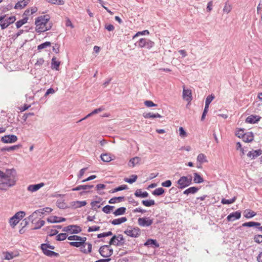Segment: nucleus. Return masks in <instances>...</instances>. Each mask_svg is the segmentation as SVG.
I'll use <instances>...</instances> for the list:
<instances>
[{"label":"nucleus","instance_id":"62","mask_svg":"<svg viewBox=\"0 0 262 262\" xmlns=\"http://www.w3.org/2000/svg\"><path fill=\"white\" fill-rule=\"evenodd\" d=\"M180 136L182 137H185L187 136V134L184 128L183 127H180L179 129Z\"/></svg>","mask_w":262,"mask_h":262},{"label":"nucleus","instance_id":"1","mask_svg":"<svg viewBox=\"0 0 262 262\" xmlns=\"http://www.w3.org/2000/svg\"><path fill=\"white\" fill-rule=\"evenodd\" d=\"M48 248L53 250L55 249V247L54 246L51 245L48 243L42 244L40 245V249L42 250V253L45 255L48 256L49 257H58L59 256V253H56L53 251L48 250Z\"/></svg>","mask_w":262,"mask_h":262},{"label":"nucleus","instance_id":"31","mask_svg":"<svg viewBox=\"0 0 262 262\" xmlns=\"http://www.w3.org/2000/svg\"><path fill=\"white\" fill-rule=\"evenodd\" d=\"M126 209L124 207H121L117 208L115 211L113 212V214L115 216H119L124 214L126 212Z\"/></svg>","mask_w":262,"mask_h":262},{"label":"nucleus","instance_id":"7","mask_svg":"<svg viewBox=\"0 0 262 262\" xmlns=\"http://www.w3.org/2000/svg\"><path fill=\"white\" fill-rule=\"evenodd\" d=\"M6 181H0V190L6 191L9 187L14 186L16 181L13 179H5Z\"/></svg>","mask_w":262,"mask_h":262},{"label":"nucleus","instance_id":"48","mask_svg":"<svg viewBox=\"0 0 262 262\" xmlns=\"http://www.w3.org/2000/svg\"><path fill=\"white\" fill-rule=\"evenodd\" d=\"M137 175H132L131 176V178H125L124 179V181L126 182H127L129 184H132L134 182H135L137 179Z\"/></svg>","mask_w":262,"mask_h":262},{"label":"nucleus","instance_id":"20","mask_svg":"<svg viewBox=\"0 0 262 262\" xmlns=\"http://www.w3.org/2000/svg\"><path fill=\"white\" fill-rule=\"evenodd\" d=\"M70 204H71V206L72 208L75 209L77 208H79V207H81L82 206H85L86 205V202L85 201H73V202H71Z\"/></svg>","mask_w":262,"mask_h":262},{"label":"nucleus","instance_id":"64","mask_svg":"<svg viewBox=\"0 0 262 262\" xmlns=\"http://www.w3.org/2000/svg\"><path fill=\"white\" fill-rule=\"evenodd\" d=\"M0 26H1V29L2 30H4V29L7 28L9 26V25L5 21V20L4 19V20H2L1 22Z\"/></svg>","mask_w":262,"mask_h":262},{"label":"nucleus","instance_id":"8","mask_svg":"<svg viewBox=\"0 0 262 262\" xmlns=\"http://www.w3.org/2000/svg\"><path fill=\"white\" fill-rule=\"evenodd\" d=\"M62 231L68 232L71 234H77L81 231V228L77 225H71L64 227Z\"/></svg>","mask_w":262,"mask_h":262},{"label":"nucleus","instance_id":"58","mask_svg":"<svg viewBox=\"0 0 262 262\" xmlns=\"http://www.w3.org/2000/svg\"><path fill=\"white\" fill-rule=\"evenodd\" d=\"M256 215V213L253 211H249L246 214L244 215L245 217L247 219L252 218Z\"/></svg>","mask_w":262,"mask_h":262},{"label":"nucleus","instance_id":"53","mask_svg":"<svg viewBox=\"0 0 262 262\" xmlns=\"http://www.w3.org/2000/svg\"><path fill=\"white\" fill-rule=\"evenodd\" d=\"M82 242H80L79 241H77L76 242H69V244L71 246L76 247H80V250H81V247H82Z\"/></svg>","mask_w":262,"mask_h":262},{"label":"nucleus","instance_id":"63","mask_svg":"<svg viewBox=\"0 0 262 262\" xmlns=\"http://www.w3.org/2000/svg\"><path fill=\"white\" fill-rule=\"evenodd\" d=\"M245 135V133H244V129H239L238 131H237V133L236 134V135L238 137V138H242V139H243V137Z\"/></svg>","mask_w":262,"mask_h":262},{"label":"nucleus","instance_id":"27","mask_svg":"<svg viewBox=\"0 0 262 262\" xmlns=\"http://www.w3.org/2000/svg\"><path fill=\"white\" fill-rule=\"evenodd\" d=\"M136 197L145 198L148 196V193L146 191L142 192L141 189H137L135 192Z\"/></svg>","mask_w":262,"mask_h":262},{"label":"nucleus","instance_id":"26","mask_svg":"<svg viewBox=\"0 0 262 262\" xmlns=\"http://www.w3.org/2000/svg\"><path fill=\"white\" fill-rule=\"evenodd\" d=\"M92 245L91 244L88 243L85 245L81 247V251L84 253L87 254L92 251Z\"/></svg>","mask_w":262,"mask_h":262},{"label":"nucleus","instance_id":"6","mask_svg":"<svg viewBox=\"0 0 262 262\" xmlns=\"http://www.w3.org/2000/svg\"><path fill=\"white\" fill-rule=\"evenodd\" d=\"M124 233L127 235L132 237H138L141 234L140 229L138 227H132L129 226L128 228L124 231Z\"/></svg>","mask_w":262,"mask_h":262},{"label":"nucleus","instance_id":"56","mask_svg":"<svg viewBox=\"0 0 262 262\" xmlns=\"http://www.w3.org/2000/svg\"><path fill=\"white\" fill-rule=\"evenodd\" d=\"M5 20L10 25L15 21L16 17L14 16H11L6 19L5 18Z\"/></svg>","mask_w":262,"mask_h":262},{"label":"nucleus","instance_id":"35","mask_svg":"<svg viewBox=\"0 0 262 262\" xmlns=\"http://www.w3.org/2000/svg\"><path fill=\"white\" fill-rule=\"evenodd\" d=\"M193 175V181L195 183L200 184L204 182L203 178L198 173L195 172Z\"/></svg>","mask_w":262,"mask_h":262},{"label":"nucleus","instance_id":"10","mask_svg":"<svg viewBox=\"0 0 262 262\" xmlns=\"http://www.w3.org/2000/svg\"><path fill=\"white\" fill-rule=\"evenodd\" d=\"M17 140V137L14 135H5L1 138V141L4 143H13Z\"/></svg>","mask_w":262,"mask_h":262},{"label":"nucleus","instance_id":"44","mask_svg":"<svg viewBox=\"0 0 262 262\" xmlns=\"http://www.w3.org/2000/svg\"><path fill=\"white\" fill-rule=\"evenodd\" d=\"M142 204L146 207H150L155 204V202L153 200H143Z\"/></svg>","mask_w":262,"mask_h":262},{"label":"nucleus","instance_id":"60","mask_svg":"<svg viewBox=\"0 0 262 262\" xmlns=\"http://www.w3.org/2000/svg\"><path fill=\"white\" fill-rule=\"evenodd\" d=\"M145 105L148 107L156 106H157V104L154 103L152 101L150 100H146L144 102Z\"/></svg>","mask_w":262,"mask_h":262},{"label":"nucleus","instance_id":"14","mask_svg":"<svg viewBox=\"0 0 262 262\" xmlns=\"http://www.w3.org/2000/svg\"><path fill=\"white\" fill-rule=\"evenodd\" d=\"M5 176L3 177L4 179H13L14 180L16 171L14 169L12 168L11 169H7L6 170V172L4 173Z\"/></svg>","mask_w":262,"mask_h":262},{"label":"nucleus","instance_id":"11","mask_svg":"<svg viewBox=\"0 0 262 262\" xmlns=\"http://www.w3.org/2000/svg\"><path fill=\"white\" fill-rule=\"evenodd\" d=\"M138 223L141 227H148L153 223V220L149 217H140L138 219Z\"/></svg>","mask_w":262,"mask_h":262},{"label":"nucleus","instance_id":"22","mask_svg":"<svg viewBox=\"0 0 262 262\" xmlns=\"http://www.w3.org/2000/svg\"><path fill=\"white\" fill-rule=\"evenodd\" d=\"M30 0H22L18 2L15 5V9H22L25 8L29 3Z\"/></svg>","mask_w":262,"mask_h":262},{"label":"nucleus","instance_id":"15","mask_svg":"<svg viewBox=\"0 0 262 262\" xmlns=\"http://www.w3.org/2000/svg\"><path fill=\"white\" fill-rule=\"evenodd\" d=\"M260 118L261 117L259 116L251 115L246 118V122L250 124H254L258 122Z\"/></svg>","mask_w":262,"mask_h":262},{"label":"nucleus","instance_id":"43","mask_svg":"<svg viewBox=\"0 0 262 262\" xmlns=\"http://www.w3.org/2000/svg\"><path fill=\"white\" fill-rule=\"evenodd\" d=\"M45 222L43 220H40L35 223V226L32 228V229H39L45 225Z\"/></svg>","mask_w":262,"mask_h":262},{"label":"nucleus","instance_id":"23","mask_svg":"<svg viewBox=\"0 0 262 262\" xmlns=\"http://www.w3.org/2000/svg\"><path fill=\"white\" fill-rule=\"evenodd\" d=\"M254 139L253 133L251 132L245 133L243 140L245 142H251Z\"/></svg>","mask_w":262,"mask_h":262},{"label":"nucleus","instance_id":"33","mask_svg":"<svg viewBox=\"0 0 262 262\" xmlns=\"http://www.w3.org/2000/svg\"><path fill=\"white\" fill-rule=\"evenodd\" d=\"M35 25H36V28H35V31L37 32V33H41L42 32H44L46 31V26L47 25H42L41 26L40 25V23H38L37 24H35Z\"/></svg>","mask_w":262,"mask_h":262},{"label":"nucleus","instance_id":"21","mask_svg":"<svg viewBox=\"0 0 262 262\" xmlns=\"http://www.w3.org/2000/svg\"><path fill=\"white\" fill-rule=\"evenodd\" d=\"M44 184L43 183L34 185H30L28 186L27 190L30 192H35L39 189Z\"/></svg>","mask_w":262,"mask_h":262},{"label":"nucleus","instance_id":"47","mask_svg":"<svg viewBox=\"0 0 262 262\" xmlns=\"http://www.w3.org/2000/svg\"><path fill=\"white\" fill-rule=\"evenodd\" d=\"M51 45V43L50 41H46L42 43H41L40 45H38L37 46V49L38 50H42L43 49H45L48 47H50Z\"/></svg>","mask_w":262,"mask_h":262},{"label":"nucleus","instance_id":"61","mask_svg":"<svg viewBox=\"0 0 262 262\" xmlns=\"http://www.w3.org/2000/svg\"><path fill=\"white\" fill-rule=\"evenodd\" d=\"M172 184L171 181L169 180H166L162 183L161 185L164 187H169Z\"/></svg>","mask_w":262,"mask_h":262},{"label":"nucleus","instance_id":"52","mask_svg":"<svg viewBox=\"0 0 262 262\" xmlns=\"http://www.w3.org/2000/svg\"><path fill=\"white\" fill-rule=\"evenodd\" d=\"M214 98V96L212 94L208 95L205 100V105L209 106L210 103Z\"/></svg>","mask_w":262,"mask_h":262},{"label":"nucleus","instance_id":"55","mask_svg":"<svg viewBox=\"0 0 262 262\" xmlns=\"http://www.w3.org/2000/svg\"><path fill=\"white\" fill-rule=\"evenodd\" d=\"M253 239L254 242L256 243H257L258 244L262 243V235H255L253 237Z\"/></svg>","mask_w":262,"mask_h":262},{"label":"nucleus","instance_id":"2","mask_svg":"<svg viewBox=\"0 0 262 262\" xmlns=\"http://www.w3.org/2000/svg\"><path fill=\"white\" fill-rule=\"evenodd\" d=\"M192 177L190 174L187 176H182L177 181L178 187L179 189H183L192 184Z\"/></svg>","mask_w":262,"mask_h":262},{"label":"nucleus","instance_id":"51","mask_svg":"<svg viewBox=\"0 0 262 262\" xmlns=\"http://www.w3.org/2000/svg\"><path fill=\"white\" fill-rule=\"evenodd\" d=\"M68 237V235L66 233H60L56 236V240L58 241H61L66 239Z\"/></svg>","mask_w":262,"mask_h":262},{"label":"nucleus","instance_id":"42","mask_svg":"<svg viewBox=\"0 0 262 262\" xmlns=\"http://www.w3.org/2000/svg\"><path fill=\"white\" fill-rule=\"evenodd\" d=\"M101 160L105 162H109L112 160V159L110 155L107 154H102L101 155Z\"/></svg>","mask_w":262,"mask_h":262},{"label":"nucleus","instance_id":"18","mask_svg":"<svg viewBox=\"0 0 262 262\" xmlns=\"http://www.w3.org/2000/svg\"><path fill=\"white\" fill-rule=\"evenodd\" d=\"M183 97L185 100L190 102L192 99L191 91L184 88L183 91Z\"/></svg>","mask_w":262,"mask_h":262},{"label":"nucleus","instance_id":"57","mask_svg":"<svg viewBox=\"0 0 262 262\" xmlns=\"http://www.w3.org/2000/svg\"><path fill=\"white\" fill-rule=\"evenodd\" d=\"M44 61H45L43 58L38 59L36 62L35 63V67L36 68H38V67H40L43 64Z\"/></svg>","mask_w":262,"mask_h":262},{"label":"nucleus","instance_id":"4","mask_svg":"<svg viewBox=\"0 0 262 262\" xmlns=\"http://www.w3.org/2000/svg\"><path fill=\"white\" fill-rule=\"evenodd\" d=\"M135 45L140 48H145L150 49L154 46L155 42L148 39L142 38L137 41Z\"/></svg>","mask_w":262,"mask_h":262},{"label":"nucleus","instance_id":"3","mask_svg":"<svg viewBox=\"0 0 262 262\" xmlns=\"http://www.w3.org/2000/svg\"><path fill=\"white\" fill-rule=\"evenodd\" d=\"M108 244L116 246H123L126 245L125 240L122 234L114 235Z\"/></svg>","mask_w":262,"mask_h":262},{"label":"nucleus","instance_id":"45","mask_svg":"<svg viewBox=\"0 0 262 262\" xmlns=\"http://www.w3.org/2000/svg\"><path fill=\"white\" fill-rule=\"evenodd\" d=\"M197 161L198 162L201 163H203L207 162V160L206 159V156L203 154H200L198 155L197 157Z\"/></svg>","mask_w":262,"mask_h":262},{"label":"nucleus","instance_id":"19","mask_svg":"<svg viewBox=\"0 0 262 262\" xmlns=\"http://www.w3.org/2000/svg\"><path fill=\"white\" fill-rule=\"evenodd\" d=\"M144 246L147 247H150L152 248H158L159 247V244L156 239H148L146 242L144 243Z\"/></svg>","mask_w":262,"mask_h":262},{"label":"nucleus","instance_id":"17","mask_svg":"<svg viewBox=\"0 0 262 262\" xmlns=\"http://www.w3.org/2000/svg\"><path fill=\"white\" fill-rule=\"evenodd\" d=\"M262 154V150L260 149L257 150H252L247 154V156L251 159H254Z\"/></svg>","mask_w":262,"mask_h":262},{"label":"nucleus","instance_id":"40","mask_svg":"<svg viewBox=\"0 0 262 262\" xmlns=\"http://www.w3.org/2000/svg\"><path fill=\"white\" fill-rule=\"evenodd\" d=\"M164 192L165 190L162 187H159L154 190L152 192V194L155 196H160L162 195Z\"/></svg>","mask_w":262,"mask_h":262},{"label":"nucleus","instance_id":"54","mask_svg":"<svg viewBox=\"0 0 262 262\" xmlns=\"http://www.w3.org/2000/svg\"><path fill=\"white\" fill-rule=\"evenodd\" d=\"M231 9L232 8L231 5L227 3H226L223 9V11L225 13H228L231 11Z\"/></svg>","mask_w":262,"mask_h":262},{"label":"nucleus","instance_id":"32","mask_svg":"<svg viewBox=\"0 0 262 262\" xmlns=\"http://www.w3.org/2000/svg\"><path fill=\"white\" fill-rule=\"evenodd\" d=\"M260 225V223L258 222H255L253 221L246 222L242 224V227H256L258 228V226Z\"/></svg>","mask_w":262,"mask_h":262},{"label":"nucleus","instance_id":"9","mask_svg":"<svg viewBox=\"0 0 262 262\" xmlns=\"http://www.w3.org/2000/svg\"><path fill=\"white\" fill-rule=\"evenodd\" d=\"M94 185H80L78 186L73 188L72 190V191H79L80 190H83L82 191L80 192V195H83L85 193L90 192L89 191H87V189H90L93 188Z\"/></svg>","mask_w":262,"mask_h":262},{"label":"nucleus","instance_id":"50","mask_svg":"<svg viewBox=\"0 0 262 262\" xmlns=\"http://www.w3.org/2000/svg\"><path fill=\"white\" fill-rule=\"evenodd\" d=\"M19 222L16 219H13V216L9 219V224L12 228H14Z\"/></svg>","mask_w":262,"mask_h":262},{"label":"nucleus","instance_id":"34","mask_svg":"<svg viewBox=\"0 0 262 262\" xmlns=\"http://www.w3.org/2000/svg\"><path fill=\"white\" fill-rule=\"evenodd\" d=\"M124 200V196H118V197H114L111 198L108 201V203L110 204H115L117 202H121Z\"/></svg>","mask_w":262,"mask_h":262},{"label":"nucleus","instance_id":"5","mask_svg":"<svg viewBox=\"0 0 262 262\" xmlns=\"http://www.w3.org/2000/svg\"><path fill=\"white\" fill-rule=\"evenodd\" d=\"M111 245H106L100 247L99 252L100 255L105 258L111 256L113 253V249L111 247Z\"/></svg>","mask_w":262,"mask_h":262},{"label":"nucleus","instance_id":"36","mask_svg":"<svg viewBox=\"0 0 262 262\" xmlns=\"http://www.w3.org/2000/svg\"><path fill=\"white\" fill-rule=\"evenodd\" d=\"M57 207L60 209H66L69 208L67 204L62 200H58L56 202Z\"/></svg>","mask_w":262,"mask_h":262},{"label":"nucleus","instance_id":"41","mask_svg":"<svg viewBox=\"0 0 262 262\" xmlns=\"http://www.w3.org/2000/svg\"><path fill=\"white\" fill-rule=\"evenodd\" d=\"M127 188H128V187L126 185H121L111 190L110 192L111 193H115L117 191H122L123 190L127 189Z\"/></svg>","mask_w":262,"mask_h":262},{"label":"nucleus","instance_id":"13","mask_svg":"<svg viewBox=\"0 0 262 262\" xmlns=\"http://www.w3.org/2000/svg\"><path fill=\"white\" fill-rule=\"evenodd\" d=\"M241 216V212L239 211H237L229 214L227 217V220L228 222H233L239 219Z\"/></svg>","mask_w":262,"mask_h":262},{"label":"nucleus","instance_id":"39","mask_svg":"<svg viewBox=\"0 0 262 262\" xmlns=\"http://www.w3.org/2000/svg\"><path fill=\"white\" fill-rule=\"evenodd\" d=\"M30 221H32V222H33V215H30L29 217L24 219L20 223V225L22 226L23 228L27 226Z\"/></svg>","mask_w":262,"mask_h":262},{"label":"nucleus","instance_id":"38","mask_svg":"<svg viewBox=\"0 0 262 262\" xmlns=\"http://www.w3.org/2000/svg\"><path fill=\"white\" fill-rule=\"evenodd\" d=\"M28 20V18L25 16L22 19L17 21L15 24L16 28L17 29L20 28L23 25L27 23Z\"/></svg>","mask_w":262,"mask_h":262},{"label":"nucleus","instance_id":"30","mask_svg":"<svg viewBox=\"0 0 262 262\" xmlns=\"http://www.w3.org/2000/svg\"><path fill=\"white\" fill-rule=\"evenodd\" d=\"M141 161L140 158L138 157H135L134 158H133L130 159L128 162V166L129 167H134L137 164H138L140 161Z\"/></svg>","mask_w":262,"mask_h":262},{"label":"nucleus","instance_id":"37","mask_svg":"<svg viewBox=\"0 0 262 262\" xmlns=\"http://www.w3.org/2000/svg\"><path fill=\"white\" fill-rule=\"evenodd\" d=\"M26 213L23 211H20L16 213L13 216V219H16L19 221L21 220L25 215Z\"/></svg>","mask_w":262,"mask_h":262},{"label":"nucleus","instance_id":"24","mask_svg":"<svg viewBox=\"0 0 262 262\" xmlns=\"http://www.w3.org/2000/svg\"><path fill=\"white\" fill-rule=\"evenodd\" d=\"M127 221V218L125 216L110 221V223L113 225H118Z\"/></svg>","mask_w":262,"mask_h":262},{"label":"nucleus","instance_id":"16","mask_svg":"<svg viewBox=\"0 0 262 262\" xmlns=\"http://www.w3.org/2000/svg\"><path fill=\"white\" fill-rule=\"evenodd\" d=\"M66 219L62 217L52 216L47 219V222L50 223H58L66 221Z\"/></svg>","mask_w":262,"mask_h":262},{"label":"nucleus","instance_id":"12","mask_svg":"<svg viewBox=\"0 0 262 262\" xmlns=\"http://www.w3.org/2000/svg\"><path fill=\"white\" fill-rule=\"evenodd\" d=\"M50 19V16L48 15H41L37 17L35 19V24L40 23V25H47Z\"/></svg>","mask_w":262,"mask_h":262},{"label":"nucleus","instance_id":"46","mask_svg":"<svg viewBox=\"0 0 262 262\" xmlns=\"http://www.w3.org/2000/svg\"><path fill=\"white\" fill-rule=\"evenodd\" d=\"M236 199V196H234L233 198L230 200H227L226 199H222L221 200V203L223 204H231L233 203Z\"/></svg>","mask_w":262,"mask_h":262},{"label":"nucleus","instance_id":"29","mask_svg":"<svg viewBox=\"0 0 262 262\" xmlns=\"http://www.w3.org/2000/svg\"><path fill=\"white\" fill-rule=\"evenodd\" d=\"M60 62L56 60V58L53 57L51 60V69L53 70H58Z\"/></svg>","mask_w":262,"mask_h":262},{"label":"nucleus","instance_id":"49","mask_svg":"<svg viewBox=\"0 0 262 262\" xmlns=\"http://www.w3.org/2000/svg\"><path fill=\"white\" fill-rule=\"evenodd\" d=\"M47 2L58 5H62L64 4L63 0H46Z\"/></svg>","mask_w":262,"mask_h":262},{"label":"nucleus","instance_id":"59","mask_svg":"<svg viewBox=\"0 0 262 262\" xmlns=\"http://www.w3.org/2000/svg\"><path fill=\"white\" fill-rule=\"evenodd\" d=\"M14 257L13 252H7L5 256V259L7 260H10Z\"/></svg>","mask_w":262,"mask_h":262},{"label":"nucleus","instance_id":"25","mask_svg":"<svg viewBox=\"0 0 262 262\" xmlns=\"http://www.w3.org/2000/svg\"><path fill=\"white\" fill-rule=\"evenodd\" d=\"M21 147V145L19 144L13 145V146H9V147H5L2 148L1 149V151H12L17 150V149H19V148H20Z\"/></svg>","mask_w":262,"mask_h":262},{"label":"nucleus","instance_id":"28","mask_svg":"<svg viewBox=\"0 0 262 262\" xmlns=\"http://www.w3.org/2000/svg\"><path fill=\"white\" fill-rule=\"evenodd\" d=\"M199 188L195 186H192L188 188L183 191V194L188 195L189 194H194L198 192Z\"/></svg>","mask_w":262,"mask_h":262}]
</instances>
